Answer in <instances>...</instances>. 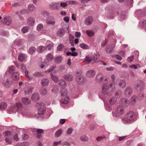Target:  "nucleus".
<instances>
[{"label": "nucleus", "instance_id": "nucleus-48", "mask_svg": "<svg viewBox=\"0 0 146 146\" xmlns=\"http://www.w3.org/2000/svg\"><path fill=\"white\" fill-rule=\"evenodd\" d=\"M79 46L82 48L84 49H87L89 48L88 46L87 45L84 44H80Z\"/></svg>", "mask_w": 146, "mask_h": 146}, {"label": "nucleus", "instance_id": "nucleus-56", "mask_svg": "<svg viewBox=\"0 0 146 146\" xmlns=\"http://www.w3.org/2000/svg\"><path fill=\"white\" fill-rule=\"evenodd\" d=\"M0 106L1 109H5L7 106V105L6 103L3 102L1 103Z\"/></svg>", "mask_w": 146, "mask_h": 146}, {"label": "nucleus", "instance_id": "nucleus-1", "mask_svg": "<svg viewBox=\"0 0 146 146\" xmlns=\"http://www.w3.org/2000/svg\"><path fill=\"white\" fill-rule=\"evenodd\" d=\"M136 117L135 113L133 111L130 110L127 112L125 117L123 119L124 123H130L135 120Z\"/></svg>", "mask_w": 146, "mask_h": 146}, {"label": "nucleus", "instance_id": "nucleus-40", "mask_svg": "<svg viewBox=\"0 0 146 146\" xmlns=\"http://www.w3.org/2000/svg\"><path fill=\"white\" fill-rule=\"evenodd\" d=\"M27 13V9H23L20 11L19 12H17V14L20 16L23 15H25Z\"/></svg>", "mask_w": 146, "mask_h": 146}, {"label": "nucleus", "instance_id": "nucleus-61", "mask_svg": "<svg viewBox=\"0 0 146 146\" xmlns=\"http://www.w3.org/2000/svg\"><path fill=\"white\" fill-rule=\"evenodd\" d=\"M61 144L63 146L65 145L67 146H70V143L67 141L61 143Z\"/></svg>", "mask_w": 146, "mask_h": 146}, {"label": "nucleus", "instance_id": "nucleus-5", "mask_svg": "<svg viewBox=\"0 0 146 146\" xmlns=\"http://www.w3.org/2000/svg\"><path fill=\"white\" fill-rule=\"evenodd\" d=\"M4 135L7 136L5 141L7 143L11 144V132L8 131H6L4 133Z\"/></svg>", "mask_w": 146, "mask_h": 146}, {"label": "nucleus", "instance_id": "nucleus-59", "mask_svg": "<svg viewBox=\"0 0 146 146\" xmlns=\"http://www.w3.org/2000/svg\"><path fill=\"white\" fill-rule=\"evenodd\" d=\"M41 14L44 16H48L49 15L48 13L45 11H42L41 12Z\"/></svg>", "mask_w": 146, "mask_h": 146}, {"label": "nucleus", "instance_id": "nucleus-12", "mask_svg": "<svg viewBox=\"0 0 146 146\" xmlns=\"http://www.w3.org/2000/svg\"><path fill=\"white\" fill-rule=\"evenodd\" d=\"M129 104V101L126 99L125 98H123L121 101V105L124 107H127Z\"/></svg>", "mask_w": 146, "mask_h": 146}, {"label": "nucleus", "instance_id": "nucleus-10", "mask_svg": "<svg viewBox=\"0 0 146 146\" xmlns=\"http://www.w3.org/2000/svg\"><path fill=\"white\" fill-rule=\"evenodd\" d=\"M93 22V18L91 16H89L84 20V24L86 25H91Z\"/></svg>", "mask_w": 146, "mask_h": 146}, {"label": "nucleus", "instance_id": "nucleus-15", "mask_svg": "<svg viewBox=\"0 0 146 146\" xmlns=\"http://www.w3.org/2000/svg\"><path fill=\"white\" fill-rule=\"evenodd\" d=\"M96 74L95 71L93 70H90L88 71L86 73V76L89 77H93Z\"/></svg>", "mask_w": 146, "mask_h": 146}, {"label": "nucleus", "instance_id": "nucleus-51", "mask_svg": "<svg viewBox=\"0 0 146 146\" xmlns=\"http://www.w3.org/2000/svg\"><path fill=\"white\" fill-rule=\"evenodd\" d=\"M43 26L42 24H38L36 27V29L38 31H41L43 28Z\"/></svg>", "mask_w": 146, "mask_h": 146}, {"label": "nucleus", "instance_id": "nucleus-8", "mask_svg": "<svg viewBox=\"0 0 146 146\" xmlns=\"http://www.w3.org/2000/svg\"><path fill=\"white\" fill-rule=\"evenodd\" d=\"M65 96H62V99L60 100V104H67L69 102L70 99L67 95Z\"/></svg>", "mask_w": 146, "mask_h": 146}, {"label": "nucleus", "instance_id": "nucleus-3", "mask_svg": "<svg viewBox=\"0 0 146 146\" xmlns=\"http://www.w3.org/2000/svg\"><path fill=\"white\" fill-rule=\"evenodd\" d=\"M124 112V107L119 105L117 106L115 111L112 112V114L113 116L117 117L123 114Z\"/></svg>", "mask_w": 146, "mask_h": 146}, {"label": "nucleus", "instance_id": "nucleus-21", "mask_svg": "<svg viewBox=\"0 0 146 146\" xmlns=\"http://www.w3.org/2000/svg\"><path fill=\"white\" fill-rule=\"evenodd\" d=\"M41 82L42 86H46L48 85L49 81L47 79L44 78L41 80Z\"/></svg>", "mask_w": 146, "mask_h": 146}, {"label": "nucleus", "instance_id": "nucleus-58", "mask_svg": "<svg viewBox=\"0 0 146 146\" xmlns=\"http://www.w3.org/2000/svg\"><path fill=\"white\" fill-rule=\"evenodd\" d=\"M73 131V129L72 128H69L67 130V133L68 135H69L71 134Z\"/></svg>", "mask_w": 146, "mask_h": 146}, {"label": "nucleus", "instance_id": "nucleus-57", "mask_svg": "<svg viewBox=\"0 0 146 146\" xmlns=\"http://www.w3.org/2000/svg\"><path fill=\"white\" fill-rule=\"evenodd\" d=\"M13 139L15 141H17L19 140V138L18 137V134H15L13 136Z\"/></svg>", "mask_w": 146, "mask_h": 146}, {"label": "nucleus", "instance_id": "nucleus-53", "mask_svg": "<svg viewBox=\"0 0 146 146\" xmlns=\"http://www.w3.org/2000/svg\"><path fill=\"white\" fill-rule=\"evenodd\" d=\"M68 2H66L65 3H61L60 5V7H61L63 8L67 6V4H68Z\"/></svg>", "mask_w": 146, "mask_h": 146}, {"label": "nucleus", "instance_id": "nucleus-29", "mask_svg": "<svg viewBox=\"0 0 146 146\" xmlns=\"http://www.w3.org/2000/svg\"><path fill=\"white\" fill-rule=\"evenodd\" d=\"M69 40L72 46H74V36L72 34H70L69 36Z\"/></svg>", "mask_w": 146, "mask_h": 146}, {"label": "nucleus", "instance_id": "nucleus-49", "mask_svg": "<svg viewBox=\"0 0 146 146\" xmlns=\"http://www.w3.org/2000/svg\"><path fill=\"white\" fill-rule=\"evenodd\" d=\"M28 9L30 11H33L35 9V6L33 4H30L28 6Z\"/></svg>", "mask_w": 146, "mask_h": 146}, {"label": "nucleus", "instance_id": "nucleus-60", "mask_svg": "<svg viewBox=\"0 0 146 146\" xmlns=\"http://www.w3.org/2000/svg\"><path fill=\"white\" fill-rule=\"evenodd\" d=\"M115 84V82H112V83L110 84V86L111 88L112 89L113 91L114 90Z\"/></svg>", "mask_w": 146, "mask_h": 146}, {"label": "nucleus", "instance_id": "nucleus-62", "mask_svg": "<svg viewBox=\"0 0 146 146\" xmlns=\"http://www.w3.org/2000/svg\"><path fill=\"white\" fill-rule=\"evenodd\" d=\"M41 74L40 73V72H34L33 74V75L34 76H37V77H38V76H40Z\"/></svg>", "mask_w": 146, "mask_h": 146}, {"label": "nucleus", "instance_id": "nucleus-19", "mask_svg": "<svg viewBox=\"0 0 146 146\" xmlns=\"http://www.w3.org/2000/svg\"><path fill=\"white\" fill-rule=\"evenodd\" d=\"M12 83V81H9L8 80H4L2 82V84L7 88L9 87Z\"/></svg>", "mask_w": 146, "mask_h": 146}, {"label": "nucleus", "instance_id": "nucleus-43", "mask_svg": "<svg viewBox=\"0 0 146 146\" xmlns=\"http://www.w3.org/2000/svg\"><path fill=\"white\" fill-rule=\"evenodd\" d=\"M29 28L28 27H24L22 29L21 31L23 33H25L29 31Z\"/></svg>", "mask_w": 146, "mask_h": 146}, {"label": "nucleus", "instance_id": "nucleus-45", "mask_svg": "<svg viewBox=\"0 0 146 146\" xmlns=\"http://www.w3.org/2000/svg\"><path fill=\"white\" fill-rule=\"evenodd\" d=\"M104 77L101 74H99L96 77V79L97 80L101 82L104 79Z\"/></svg>", "mask_w": 146, "mask_h": 146}, {"label": "nucleus", "instance_id": "nucleus-46", "mask_svg": "<svg viewBox=\"0 0 146 146\" xmlns=\"http://www.w3.org/2000/svg\"><path fill=\"white\" fill-rule=\"evenodd\" d=\"M56 65L55 64H54L49 69L45 71V72H50L53 71L56 68Z\"/></svg>", "mask_w": 146, "mask_h": 146}, {"label": "nucleus", "instance_id": "nucleus-35", "mask_svg": "<svg viewBox=\"0 0 146 146\" xmlns=\"http://www.w3.org/2000/svg\"><path fill=\"white\" fill-rule=\"evenodd\" d=\"M47 89L45 88H42L40 90V93L42 95H45L47 93Z\"/></svg>", "mask_w": 146, "mask_h": 146}, {"label": "nucleus", "instance_id": "nucleus-54", "mask_svg": "<svg viewBox=\"0 0 146 146\" xmlns=\"http://www.w3.org/2000/svg\"><path fill=\"white\" fill-rule=\"evenodd\" d=\"M134 59V56H131L128 57L127 59V61L129 62H132Z\"/></svg>", "mask_w": 146, "mask_h": 146}, {"label": "nucleus", "instance_id": "nucleus-36", "mask_svg": "<svg viewBox=\"0 0 146 146\" xmlns=\"http://www.w3.org/2000/svg\"><path fill=\"white\" fill-rule=\"evenodd\" d=\"M19 74L18 72H16L13 74L12 77L13 80H17L19 79Z\"/></svg>", "mask_w": 146, "mask_h": 146}, {"label": "nucleus", "instance_id": "nucleus-7", "mask_svg": "<svg viewBox=\"0 0 146 146\" xmlns=\"http://www.w3.org/2000/svg\"><path fill=\"white\" fill-rule=\"evenodd\" d=\"M16 106L17 108L18 112L22 113H24V109L22 104L20 102H18L16 103Z\"/></svg>", "mask_w": 146, "mask_h": 146}, {"label": "nucleus", "instance_id": "nucleus-24", "mask_svg": "<svg viewBox=\"0 0 146 146\" xmlns=\"http://www.w3.org/2000/svg\"><path fill=\"white\" fill-rule=\"evenodd\" d=\"M114 47L115 46L114 45H112V46H108L106 49V51L108 53H111Z\"/></svg>", "mask_w": 146, "mask_h": 146}, {"label": "nucleus", "instance_id": "nucleus-39", "mask_svg": "<svg viewBox=\"0 0 146 146\" xmlns=\"http://www.w3.org/2000/svg\"><path fill=\"white\" fill-rule=\"evenodd\" d=\"M62 60V58L61 56H58L56 57L54 60L56 64H59L60 63Z\"/></svg>", "mask_w": 146, "mask_h": 146}, {"label": "nucleus", "instance_id": "nucleus-34", "mask_svg": "<svg viewBox=\"0 0 146 146\" xmlns=\"http://www.w3.org/2000/svg\"><path fill=\"white\" fill-rule=\"evenodd\" d=\"M58 83L59 86H62L63 88L65 87L66 86V84L65 81L62 79L59 80L58 81Z\"/></svg>", "mask_w": 146, "mask_h": 146}, {"label": "nucleus", "instance_id": "nucleus-26", "mask_svg": "<svg viewBox=\"0 0 146 146\" xmlns=\"http://www.w3.org/2000/svg\"><path fill=\"white\" fill-rule=\"evenodd\" d=\"M31 98L33 101H37L39 99V95L37 93L33 94Z\"/></svg>", "mask_w": 146, "mask_h": 146}, {"label": "nucleus", "instance_id": "nucleus-41", "mask_svg": "<svg viewBox=\"0 0 146 146\" xmlns=\"http://www.w3.org/2000/svg\"><path fill=\"white\" fill-rule=\"evenodd\" d=\"M62 130L61 129L58 130L55 133V136L56 137H59L62 134Z\"/></svg>", "mask_w": 146, "mask_h": 146}, {"label": "nucleus", "instance_id": "nucleus-2", "mask_svg": "<svg viewBox=\"0 0 146 146\" xmlns=\"http://www.w3.org/2000/svg\"><path fill=\"white\" fill-rule=\"evenodd\" d=\"M36 107L38 108V113L40 117H42L45 113V107L44 104L42 103L38 102L36 105Z\"/></svg>", "mask_w": 146, "mask_h": 146}, {"label": "nucleus", "instance_id": "nucleus-13", "mask_svg": "<svg viewBox=\"0 0 146 146\" xmlns=\"http://www.w3.org/2000/svg\"><path fill=\"white\" fill-rule=\"evenodd\" d=\"M35 22V20L33 17H31L28 18L27 21V23L29 26H32L34 24Z\"/></svg>", "mask_w": 146, "mask_h": 146}, {"label": "nucleus", "instance_id": "nucleus-18", "mask_svg": "<svg viewBox=\"0 0 146 146\" xmlns=\"http://www.w3.org/2000/svg\"><path fill=\"white\" fill-rule=\"evenodd\" d=\"M50 8L52 10L58 9L60 8V5L58 3H53L50 5Z\"/></svg>", "mask_w": 146, "mask_h": 146}, {"label": "nucleus", "instance_id": "nucleus-37", "mask_svg": "<svg viewBox=\"0 0 146 146\" xmlns=\"http://www.w3.org/2000/svg\"><path fill=\"white\" fill-rule=\"evenodd\" d=\"M18 59L20 62H23L25 60V54H20L18 57Z\"/></svg>", "mask_w": 146, "mask_h": 146}, {"label": "nucleus", "instance_id": "nucleus-64", "mask_svg": "<svg viewBox=\"0 0 146 146\" xmlns=\"http://www.w3.org/2000/svg\"><path fill=\"white\" fill-rule=\"evenodd\" d=\"M36 132L37 133L42 134L43 133V130L41 129H38L36 131Z\"/></svg>", "mask_w": 146, "mask_h": 146}, {"label": "nucleus", "instance_id": "nucleus-50", "mask_svg": "<svg viewBox=\"0 0 146 146\" xmlns=\"http://www.w3.org/2000/svg\"><path fill=\"white\" fill-rule=\"evenodd\" d=\"M87 35L90 36H92L94 35V33L91 31L87 30L86 31Z\"/></svg>", "mask_w": 146, "mask_h": 146}, {"label": "nucleus", "instance_id": "nucleus-42", "mask_svg": "<svg viewBox=\"0 0 146 146\" xmlns=\"http://www.w3.org/2000/svg\"><path fill=\"white\" fill-rule=\"evenodd\" d=\"M53 58V56L51 53L48 54L46 56V59L48 61H52Z\"/></svg>", "mask_w": 146, "mask_h": 146}, {"label": "nucleus", "instance_id": "nucleus-33", "mask_svg": "<svg viewBox=\"0 0 146 146\" xmlns=\"http://www.w3.org/2000/svg\"><path fill=\"white\" fill-rule=\"evenodd\" d=\"M67 81H72L73 79V76L70 74H68L64 76L63 77Z\"/></svg>", "mask_w": 146, "mask_h": 146}, {"label": "nucleus", "instance_id": "nucleus-63", "mask_svg": "<svg viewBox=\"0 0 146 146\" xmlns=\"http://www.w3.org/2000/svg\"><path fill=\"white\" fill-rule=\"evenodd\" d=\"M61 142V141H60L59 142L55 141L54 142L53 144V146H57L58 145L60 144Z\"/></svg>", "mask_w": 146, "mask_h": 146}, {"label": "nucleus", "instance_id": "nucleus-27", "mask_svg": "<svg viewBox=\"0 0 146 146\" xmlns=\"http://www.w3.org/2000/svg\"><path fill=\"white\" fill-rule=\"evenodd\" d=\"M60 93L62 96H65V95H67V91L65 87H62L60 90Z\"/></svg>", "mask_w": 146, "mask_h": 146}, {"label": "nucleus", "instance_id": "nucleus-55", "mask_svg": "<svg viewBox=\"0 0 146 146\" xmlns=\"http://www.w3.org/2000/svg\"><path fill=\"white\" fill-rule=\"evenodd\" d=\"M64 46L62 44H60L57 46V49L59 51H62L64 48Z\"/></svg>", "mask_w": 146, "mask_h": 146}, {"label": "nucleus", "instance_id": "nucleus-32", "mask_svg": "<svg viewBox=\"0 0 146 146\" xmlns=\"http://www.w3.org/2000/svg\"><path fill=\"white\" fill-rule=\"evenodd\" d=\"M117 100V98L115 96L113 97L109 100V103L111 105L114 104Z\"/></svg>", "mask_w": 146, "mask_h": 146}, {"label": "nucleus", "instance_id": "nucleus-30", "mask_svg": "<svg viewBox=\"0 0 146 146\" xmlns=\"http://www.w3.org/2000/svg\"><path fill=\"white\" fill-rule=\"evenodd\" d=\"M50 76L54 82L56 83L58 82V78L57 76L53 75L52 73L50 74Z\"/></svg>", "mask_w": 146, "mask_h": 146}, {"label": "nucleus", "instance_id": "nucleus-11", "mask_svg": "<svg viewBox=\"0 0 146 146\" xmlns=\"http://www.w3.org/2000/svg\"><path fill=\"white\" fill-rule=\"evenodd\" d=\"M117 83L119 87L121 88H124L126 86L125 82L123 80H118L117 81Z\"/></svg>", "mask_w": 146, "mask_h": 146}, {"label": "nucleus", "instance_id": "nucleus-20", "mask_svg": "<svg viewBox=\"0 0 146 146\" xmlns=\"http://www.w3.org/2000/svg\"><path fill=\"white\" fill-rule=\"evenodd\" d=\"M53 46V44L50 41H48L45 47L46 50H50Z\"/></svg>", "mask_w": 146, "mask_h": 146}, {"label": "nucleus", "instance_id": "nucleus-22", "mask_svg": "<svg viewBox=\"0 0 146 146\" xmlns=\"http://www.w3.org/2000/svg\"><path fill=\"white\" fill-rule=\"evenodd\" d=\"M143 85L141 82H139L135 86V89L138 91H140L143 88Z\"/></svg>", "mask_w": 146, "mask_h": 146}, {"label": "nucleus", "instance_id": "nucleus-17", "mask_svg": "<svg viewBox=\"0 0 146 146\" xmlns=\"http://www.w3.org/2000/svg\"><path fill=\"white\" fill-rule=\"evenodd\" d=\"M2 21L4 24L8 25H10L12 23L11 19L8 17L5 18Z\"/></svg>", "mask_w": 146, "mask_h": 146}, {"label": "nucleus", "instance_id": "nucleus-28", "mask_svg": "<svg viewBox=\"0 0 146 146\" xmlns=\"http://www.w3.org/2000/svg\"><path fill=\"white\" fill-rule=\"evenodd\" d=\"M132 92V89L130 87H128L126 88L125 93L126 95L131 94Z\"/></svg>", "mask_w": 146, "mask_h": 146}, {"label": "nucleus", "instance_id": "nucleus-31", "mask_svg": "<svg viewBox=\"0 0 146 146\" xmlns=\"http://www.w3.org/2000/svg\"><path fill=\"white\" fill-rule=\"evenodd\" d=\"M16 66L17 67L20 68L21 69V70L22 72H23L26 69V66L24 64H22L20 65L19 64H16Z\"/></svg>", "mask_w": 146, "mask_h": 146}, {"label": "nucleus", "instance_id": "nucleus-9", "mask_svg": "<svg viewBox=\"0 0 146 146\" xmlns=\"http://www.w3.org/2000/svg\"><path fill=\"white\" fill-rule=\"evenodd\" d=\"M109 84L106 83L104 84L102 88V93L104 94H107L108 92Z\"/></svg>", "mask_w": 146, "mask_h": 146}, {"label": "nucleus", "instance_id": "nucleus-4", "mask_svg": "<svg viewBox=\"0 0 146 146\" xmlns=\"http://www.w3.org/2000/svg\"><path fill=\"white\" fill-rule=\"evenodd\" d=\"M100 54L98 53H96L95 56H93L91 58L90 57L86 56L85 58L84 61H87L88 63L91 62H93L92 63L96 62L98 60V59L99 57Z\"/></svg>", "mask_w": 146, "mask_h": 146}, {"label": "nucleus", "instance_id": "nucleus-47", "mask_svg": "<svg viewBox=\"0 0 146 146\" xmlns=\"http://www.w3.org/2000/svg\"><path fill=\"white\" fill-rule=\"evenodd\" d=\"M15 70V67L12 66L9 68V72L10 74H13Z\"/></svg>", "mask_w": 146, "mask_h": 146}, {"label": "nucleus", "instance_id": "nucleus-16", "mask_svg": "<svg viewBox=\"0 0 146 146\" xmlns=\"http://www.w3.org/2000/svg\"><path fill=\"white\" fill-rule=\"evenodd\" d=\"M65 31L63 28H60L57 31L56 34L58 36H63L64 35Z\"/></svg>", "mask_w": 146, "mask_h": 146}, {"label": "nucleus", "instance_id": "nucleus-23", "mask_svg": "<svg viewBox=\"0 0 146 146\" xmlns=\"http://www.w3.org/2000/svg\"><path fill=\"white\" fill-rule=\"evenodd\" d=\"M46 50L45 46L41 45L38 47L37 49V52L39 53H42L43 52Z\"/></svg>", "mask_w": 146, "mask_h": 146}, {"label": "nucleus", "instance_id": "nucleus-25", "mask_svg": "<svg viewBox=\"0 0 146 146\" xmlns=\"http://www.w3.org/2000/svg\"><path fill=\"white\" fill-rule=\"evenodd\" d=\"M33 89V87L31 86L26 88L25 91V94H27L32 93Z\"/></svg>", "mask_w": 146, "mask_h": 146}, {"label": "nucleus", "instance_id": "nucleus-44", "mask_svg": "<svg viewBox=\"0 0 146 146\" xmlns=\"http://www.w3.org/2000/svg\"><path fill=\"white\" fill-rule=\"evenodd\" d=\"M136 96H133L131 99L130 104L131 105H133L136 103Z\"/></svg>", "mask_w": 146, "mask_h": 146}, {"label": "nucleus", "instance_id": "nucleus-14", "mask_svg": "<svg viewBox=\"0 0 146 146\" xmlns=\"http://www.w3.org/2000/svg\"><path fill=\"white\" fill-rule=\"evenodd\" d=\"M22 102L24 104L28 105L31 103V100L27 97H23L21 99Z\"/></svg>", "mask_w": 146, "mask_h": 146}, {"label": "nucleus", "instance_id": "nucleus-52", "mask_svg": "<svg viewBox=\"0 0 146 146\" xmlns=\"http://www.w3.org/2000/svg\"><path fill=\"white\" fill-rule=\"evenodd\" d=\"M80 139L83 141H87L88 140V138L86 136H82L80 137Z\"/></svg>", "mask_w": 146, "mask_h": 146}, {"label": "nucleus", "instance_id": "nucleus-6", "mask_svg": "<svg viewBox=\"0 0 146 146\" xmlns=\"http://www.w3.org/2000/svg\"><path fill=\"white\" fill-rule=\"evenodd\" d=\"M76 81L78 84H83L85 82L86 80V78H84L82 75L80 74L77 76Z\"/></svg>", "mask_w": 146, "mask_h": 146}, {"label": "nucleus", "instance_id": "nucleus-38", "mask_svg": "<svg viewBox=\"0 0 146 146\" xmlns=\"http://www.w3.org/2000/svg\"><path fill=\"white\" fill-rule=\"evenodd\" d=\"M36 50V48L34 46L31 47L29 48L28 52L29 54H33Z\"/></svg>", "mask_w": 146, "mask_h": 146}]
</instances>
